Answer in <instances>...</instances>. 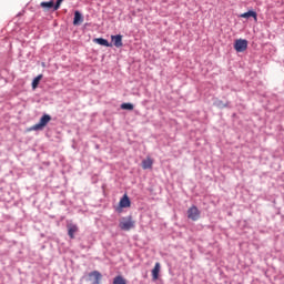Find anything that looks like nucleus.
I'll return each mask as SVG.
<instances>
[{"label":"nucleus","mask_w":284,"mask_h":284,"mask_svg":"<svg viewBox=\"0 0 284 284\" xmlns=\"http://www.w3.org/2000/svg\"><path fill=\"white\" fill-rule=\"evenodd\" d=\"M136 222L132 219L131 215L126 217H122L119 224V227L123 230L124 232H130V230H133Z\"/></svg>","instance_id":"1"},{"label":"nucleus","mask_w":284,"mask_h":284,"mask_svg":"<svg viewBox=\"0 0 284 284\" xmlns=\"http://www.w3.org/2000/svg\"><path fill=\"white\" fill-rule=\"evenodd\" d=\"M52 121V116H50V114H44L39 123L34 124L31 130H36V131H39V130H43V128H45V125H48V123Z\"/></svg>","instance_id":"2"},{"label":"nucleus","mask_w":284,"mask_h":284,"mask_svg":"<svg viewBox=\"0 0 284 284\" xmlns=\"http://www.w3.org/2000/svg\"><path fill=\"white\" fill-rule=\"evenodd\" d=\"M61 3H63V0H57L55 4L54 1L51 0L49 2H41L40 6L43 8V10H59L61 8Z\"/></svg>","instance_id":"3"},{"label":"nucleus","mask_w":284,"mask_h":284,"mask_svg":"<svg viewBox=\"0 0 284 284\" xmlns=\"http://www.w3.org/2000/svg\"><path fill=\"white\" fill-rule=\"evenodd\" d=\"M187 219L191 221H199V219H201V211H199V207L195 205L191 206L187 210Z\"/></svg>","instance_id":"4"},{"label":"nucleus","mask_w":284,"mask_h":284,"mask_svg":"<svg viewBox=\"0 0 284 284\" xmlns=\"http://www.w3.org/2000/svg\"><path fill=\"white\" fill-rule=\"evenodd\" d=\"M234 50H236L237 52H245V50H247V40H236L234 43Z\"/></svg>","instance_id":"5"},{"label":"nucleus","mask_w":284,"mask_h":284,"mask_svg":"<svg viewBox=\"0 0 284 284\" xmlns=\"http://www.w3.org/2000/svg\"><path fill=\"white\" fill-rule=\"evenodd\" d=\"M101 278H103V275H101L99 271L89 273V281H91V284H101Z\"/></svg>","instance_id":"6"},{"label":"nucleus","mask_w":284,"mask_h":284,"mask_svg":"<svg viewBox=\"0 0 284 284\" xmlns=\"http://www.w3.org/2000/svg\"><path fill=\"white\" fill-rule=\"evenodd\" d=\"M111 41L115 48H123V36H111Z\"/></svg>","instance_id":"7"},{"label":"nucleus","mask_w":284,"mask_h":284,"mask_svg":"<svg viewBox=\"0 0 284 284\" xmlns=\"http://www.w3.org/2000/svg\"><path fill=\"white\" fill-rule=\"evenodd\" d=\"M68 235L70 239H74V234L79 232V226L77 224H68Z\"/></svg>","instance_id":"8"},{"label":"nucleus","mask_w":284,"mask_h":284,"mask_svg":"<svg viewBox=\"0 0 284 284\" xmlns=\"http://www.w3.org/2000/svg\"><path fill=\"white\" fill-rule=\"evenodd\" d=\"M161 272V263L156 262L152 270L153 281H159V273Z\"/></svg>","instance_id":"9"},{"label":"nucleus","mask_w":284,"mask_h":284,"mask_svg":"<svg viewBox=\"0 0 284 284\" xmlns=\"http://www.w3.org/2000/svg\"><path fill=\"white\" fill-rule=\"evenodd\" d=\"M152 165H154V160L151 158H146L142 161V168L144 170H152Z\"/></svg>","instance_id":"10"},{"label":"nucleus","mask_w":284,"mask_h":284,"mask_svg":"<svg viewBox=\"0 0 284 284\" xmlns=\"http://www.w3.org/2000/svg\"><path fill=\"white\" fill-rule=\"evenodd\" d=\"M94 43H98L99 45H103L104 48H112V44L106 39L103 38H95Z\"/></svg>","instance_id":"11"},{"label":"nucleus","mask_w":284,"mask_h":284,"mask_svg":"<svg viewBox=\"0 0 284 284\" xmlns=\"http://www.w3.org/2000/svg\"><path fill=\"white\" fill-rule=\"evenodd\" d=\"M81 23H83V16H81V12L75 11L74 19H73V26H81Z\"/></svg>","instance_id":"12"},{"label":"nucleus","mask_w":284,"mask_h":284,"mask_svg":"<svg viewBox=\"0 0 284 284\" xmlns=\"http://www.w3.org/2000/svg\"><path fill=\"white\" fill-rule=\"evenodd\" d=\"M130 205H131L130 197L128 196V194H124L120 200V207H130Z\"/></svg>","instance_id":"13"},{"label":"nucleus","mask_w":284,"mask_h":284,"mask_svg":"<svg viewBox=\"0 0 284 284\" xmlns=\"http://www.w3.org/2000/svg\"><path fill=\"white\" fill-rule=\"evenodd\" d=\"M240 17H241L242 19H250V17H253V19H254L255 21H257V14H256L255 11H247V12H245V13H242Z\"/></svg>","instance_id":"14"},{"label":"nucleus","mask_w":284,"mask_h":284,"mask_svg":"<svg viewBox=\"0 0 284 284\" xmlns=\"http://www.w3.org/2000/svg\"><path fill=\"white\" fill-rule=\"evenodd\" d=\"M41 79H43V74H39L38 77H36L32 81V88L33 90H37V88H39V83L41 82Z\"/></svg>","instance_id":"15"},{"label":"nucleus","mask_w":284,"mask_h":284,"mask_svg":"<svg viewBox=\"0 0 284 284\" xmlns=\"http://www.w3.org/2000/svg\"><path fill=\"white\" fill-rule=\"evenodd\" d=\"M113 284H128V282H125V278H123V276L118 275L113 278Z\"/></svg>","instance_id":"16"},{"label":"nucleus","mask_w":284,"mask_h":284,"mask_svg":"<svg viewBox=\"0 0 284 284\" xmlns=\"http://www.w3.org/2000/svg\"><path fill=\"white\" fill-rule=\"evenodd\" d=\"M121 110H134V104L132 103H122Z\"/></svg>","instance_id":"17"},{"label":"nucleus","mask_w":284,"mask_h":284,"mask_svg":"<svg viewBox=\"0 0 284 284\" xmlns=\"http://www.w3.org/2000/svg\"><path fill=\"white\" fill-rule=\"evenodd\" d=\"M221 103H222V102L220 101V102L217 103V106H219V108H225V105H221Z\"/></svg>","instance_id":"18"}]
</instances>
